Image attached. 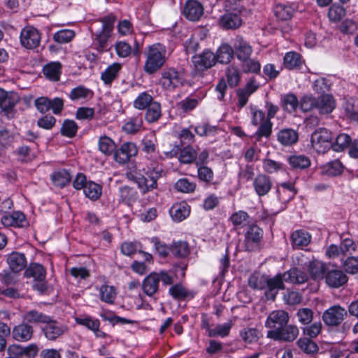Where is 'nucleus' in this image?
Listing matches in <instances>:
<instances>
[{
    "mask_svg": "<svg viewBox=\"0 0 358 358\" xmlns=\"http://www.w3.org/2000/svg\"><path fill=\"white\" fill-rule=\"evenodd\" d=\"M281 192L285 196V199L289 201L294 199L298 190L295 187L294 182H285L280 184Z\"/></svg>",
    "mask_w": 358,
    "mask_h": 358,
    "instance_id": "obj_54",
    "label": "nucleus"
},
{
    "mask_svg": "<svg viewBox=\"0 0 358 358\" xmlns=\"http://www.w3.org/2000/svg\"><path fill=\"white\" fill-rule=\"evenodd\" d=\"M262 168L266 173L273 174L284 170V164L280 162L266 158L262 160Z\"/></svg>",
    "mask_w": 358,
    "mask_h": 358,
    "instance_id": "obj_50",
    "label": "nucleus"
},
{
    "mask_svg": "<svg viewBox=\"0 0 358 358\" xmlns=\"http://www.w3.org/2000/svg\"><path fill=\"white\" fill-rule=\"evenodd\" d=\"M171 252L176 257H185L189 254V250L186 242L178 241L173 245Z\"/></svg>",
    "mask_w": 358,
    "mask_h": 358,
    "instance_id": "obj_61",
    "label": "nucleus"
},
{
    "mask_svg": "<svg viewBox=\"0 0 358 358\" xmlns=\"http://www.w3.org/2000/svg\"><path fill=\"white\" fill-rule=\"evenodd\" d=\"M298 134L292 129H284L278 134V141L283 145H292L296 143Z\"/></svg>",
    "mask_w": 358,
    "mask_h": 358,
    "instance_id": "obj_29",
    "label": "nucleus"
},
{
    "mask_svg": "<svg viewBox=\"0 0 358 358\" xmlns=\"http://www.w3.org/2000/svg\"><path fill=\"white\" fill-rule=\"evenodd\" d=\"M92 94L93 93L90 89L83 85H80L77 87L72 89L69 96L71 100L76 101L79 100L80 99L87 98L90 96H92Z\"/></svg>",
    "mask_w": 358,
    "mask_h": 358,
    "instance_id": "obj_53",
    "label": "nucleus"
},
{
    "mask_svg": "<svg viewBox=\"0 0 358 358\" xmlns=\"http://www.w3.org/2000/svg\"><path fill=\"white\" fill-rule=\"evenodd\" d=\"M240 336L245 343H254L259 340L260 333L255 328H245L240 331Z\"/></svg>",
    "mask_w": 358,
    "mask_h": 358,
    "instance_id": "obj_51",
    "label": "nucleus"
},
{
    "mask_svg": "<svg viewBox=\"0 0 358 358\" xmlns=\"http://www.w3.org/2000/svg\"><path fill=\"white\" fill-rule=\"evenodd\" d=\"M263 236L262 230L257 225H250L245 234L244 246L246 250L252 251L259 248Z\"/></svg>",
    "mask_w": 358,
    "mask_h": 358,
    "instance_id": "obj_11",
    "label": "nucleus"
},
{
    "mask_svg": "<svg viewBox=\"0 0 358 358\" xmlns=\"http://www.w3.org/2000/svg\"><path fill=\"white\" fill-rule=\"evenodd\" d=\"M7 263L13 273H18L25 268L27 260L24 254L13 252L8 256Z\"/></svg>",
    "mask_w": 358,
    "mask_h": 358,
    "instance_id": "obj_18",
    "label": "nucleus"
},
{
    "mask_svg": "<svg viewBox=\"0 0 358 358\" xmlns=\"http://www.w3.org/2000/svg\"><path fill=\"white\" fill-rule=\"evenodd\" d=\"M24 222L25 216L20 211L13 212L10 214H5L1 217V223L5 227H22Z\"/></svg>",
    "mask_w": 358,
    "mask_h": 358,
    "instance_id": "obj_23",
    "label": "nucleus"
},
{
    "mask_svg": "<svg viewBox=\"0 0 358 358\" xmlns=\"http://www.w3.org/2000/svg\"><path fill=\"white\" fill-rule=\"evenodd\" d=\"M253 186L259 196H264L270 191L272 187V182L270 177L265 174H259L255 178Z\"/></svg>",
    "mask_w": 358,
    "mask_h": 358,
    "instance_id": "obj_19",
    "label": "nucleus"
},
{
    "mask_svg": "<svg viewBox=\"0 0 358 358\" xmlns=\"http://www.w3.org/2000/svg\"><path fill=\"white\" fill-rule=\"evenodd\" d=\"M234 50L237 58L241 61L250 57L252 52V48L242 36H238L234 41Z\"/></svg>",
    "mask_w": 358,
    "mask_h": 358,
    "instance_id": "obj_14",
    "label": "nucleus"
},
{
    "mask_svg": "<svg viewBox=\"0 0 358 358\" xmlns=\"http://www.w3.org/2000/svg\"><path fill=\"white\" fill-rule=\"evenodd\" d=\"M232 325L233 324L231 321H228L225 323L217 324L212 329L208 330V336H220L222 338L226 337L229 334Z\"/></svg>",
    "mask_w": 358,
    "mask_h": 358,
    "instance_id": "obj_43",
    "label": "nucleus"
},
{
    "mask_svg": "<svg viewBox=\"0 0 358 358\" xmlns=\"http://www.w3.org/2000/svg\"><path fill=\"white\" fill-rule=\"evenodd\" d=\"M302 62L301 55L294 51L287 52L283 58L284 66L289 70L299 69Z\"/></svg>",
    "mask_w": 358,
    "mask_h": 358,
    "instance_id": "obj_31",
    "label": "nucleus"
},
{
    "mask_svg": "<svg viewBox=\"0 0 358 358\" xmlns=\"http://www.w3.org/2000/svg\"><path fill=\"white\" fill-rule=\"evenodd\" d=\"M120 69V64L113 63L101 73V79L106 85H110L117 77Z\"/></svg>",
    "mask_w": 358,
    "mask_h": 358,
    "instance_id": "obj_33",
    "label": "nucleus"
},
{
    "mask_svg": "<svg viewBox=\"0 0 358 358\" xmlns=\"http://www.w3.org/2000/svg\"><path fill=\"white\" fill-rule=\"evenodd\" d=\"M153 97L147 92L140 93L134 101V107L138 110L146 109L152 102Z\"/></svg>",
    "mask_w": 358,
    "mask_h": 358,
    "instance_id": "obj_45",
    "label": "nucleus"
},
{
    "mask_svg": "<svg viewBox=\"0 0 358 358\" xmlns=\"http://www.w3.org/2000/svg\"><path fill=\"white\" fill-rule=\"evenodd\" d=\"M331 133L325 128L316 129L311 135V145L313 148L318 153L324 154L330 148L334 149L332 142Z\"/></svg>",
    "mask_w": 358,
    "mask_h": 358,
    "instance_id": "obj_4",
    "label": "nucleus"
},
{
    "mask_svg": "<svg viewBox=\"0 0 358 358\" xmlns=\"http://www.w3.org/2000/svg\"><path fill=\"white\" fill-rule=\"evenodd\" d=\"M317 100L310 94L304 95L299 101V107L303 112L310 111L317 108Z\"/></svg>",
    "mask_w": 358,
    "mask_h": 358,
    "instance_id": "obj_56",
    "label": "nucleus"
},
{
    "mask_svg": "<svg viewBox=\"0 0 358 358\" xmlns=\"http://www.w3.org/2000/svg\"><path fill=\"white\" fill-rule=\"evenodd\" d=\"M138 154V148L135 143L126 142L115 149L113 158L115 161L120 164L127 163L130 159Z\"/></svg>",
    "mask_w": 358,
    "mask_h": 358,
    "instance_id": "obj_10",
    "label": "nucleus"
},
{
    "mask_svg": "<svg viewBox=\"0 0 358 358\" xmlns=\"http://www.w3.org/2000/svg\"><path fill=\"white\" fill-rule=\"evenodd\" d=\"M289 321L288 313L282 310L272 311L266 318L265 327L273 329H279L285 326Z\"/></svg>",
    "mask_w": 358,
    "mask_h": 358,
    "instance_id": "obj_12",
    "label": "nucleus"
},
{
    "mask_svg": "<svg viewBox=\"0 0 358 358\" xmlns=\"http://www.w3.org/2000/svg\"><path fill=\"white\" fill-rule=\"evenodd\" d=\"M248 215L246 212L240 210L230 217V220L235 227H243L248 223Z\"/></svg>",
    "mask_w": 358,
    "mask_h": 358,
    "instance_id": "obj_63",
    "label": "nucleus"
},
{
    "mask_svg": "<svg viewBox=\"0 0 358 358\" xmlns=\"http://www.w3.org/2000/svg\"><path fill=\"white\" fill-rule=\"evenodd\" d=\"M78 126L77 123L72 120H65L61 127V134L66 137L72 138L77 134Z\"/></svg>",
    "mask_w": 358,
    "mask_h": 358,
    "instance_id": "obj_52",
    "label": "nucleus"
},
{
    "mask_svg": "<svg viewBox=\"0 0 358 358\" xmlns=\"http://www.w3.org/2000/svg\"><path fill=\"white\" fill-rule=\"evenodd\" d=\"M51 179L55 185L63 187L70 182L71 176L66 170L62 169L52 173Z\"/></svg>",
    "mask_w": 358,
    "mask_h": 358,
    "instance_id": "obj_36",
    "label": "nucleus"
},
{
    "mask_svg": "<svg viewBox=\"0 0 358 358\" xmlns=\"http://www.w3.org/2000/svg\"><path fill=\"white\" fill-rule=\"evenodd\" d=\"M219 24L224 29H236L242 24V20L236 13H227L221 16Z\"/></svg>",
    "mask_w": 358,
    "mask_h": 358,
    "instance_id": "obj_20",
    "label": "nucleus"
},
{
    "mask_svg": "<svg viewBox=\"0 0 358 358\" xmlns=\"http://www.w3.org/2000/svg\"><path fill=\"white\" fill-rule=\"evenodd\" d=\"M18 98L16 94L8 92L0 89V108L3 110H11L17 103Z\"/></svg>",
    "mask_w": 358,
    "mask_h": 358,
    "instance_id": "obj_24",
    "label": "nucleus"
},
{
    "mask_svg": "<svg viewBox=\"0 0 358 358\" xmlns=\"http://www.w3.org/2000/svg\"><path fill=\"white\" fill-rule=\"evenodd\" d=\"M143 126V120L141 116L130 118L123 126L122 130L127 134H135Z\"/></svg>",
    "mask_w": 358,
    "mask_h": 358,
    "instance_id": "obj_48",
    "label": "nucleus"
},
{
    "mask_svg": "<svg viewBox=\"0 0 358 358\" xmlns=\"http://www.w3.org/2000/svg\"><path fill=\"white\" fill-rule=\"evenodd\" d=\"M75 36V32L71 29H62L53 35L55 41L59 43H66L71 41Z\"/></svg>",
    "mask_w": 358,
    "mask_h": 358,
    "instance_id": "obj_58",
    "label": "nucleus"
},
{
    "mask_svg": "<svg viewBox=\"0 0 358 358\" xmlns=\"http://www.w3.org/2000/svg\"><path fill=\"white\" fill-rule=\"evenodd\" d=\"M296 343L299 349L306 354L313 355L317 353L319 350L317 345L310 338H301Z\"/></svg>",
    "mask_w": 358,
    "mask_h": 358,
    "instance_id": "obj_41",
    "label": "nucleus"
},
{
    "mask_svg": "<svg viewBox=\"0 0 358 358\" xmlns=\"http://www.w3.org/2000/svg\"><path fill=\"white\" fill-rule=\"evenodd\" d=\"M242 62V69L245 73H259L261 70L260 63L255 59L248 57Z\"/></svg>",
    "mask_w": 358,
    "mask_h": 358,
    "instance_id": "obj_55",
    "label": "nucleus"
},
{
    "mask_svg": "<svg viewBox=\"0 0 358 358\" xmlns=\"http://www.w3.org/2000/svg\"><path fill=\"white\" fill-rule=\"evenodd\" d=\"M97 289L101 301L110 304L114 302L117 294V289L115 287L105 283Z\"/></svg>",
    "mask_w": 358,
    "mask_h": 358,
    "instance_id": "obj_27",
    "label": "nucleus"
},
{
    "mask_svg": "<svg viewBox=\"0 0 358 358\" xmlns=\"http://www.w3.org/2000/svg\"><path fill=\"white\" fill-rule=\"evenodd\" d=\"M325 269V265L316 259L310 262L308 266V272L313 279L322 278Z\"/></svg>",
    "mask_w": 358,
    "mask_h": 358,
    "instance_id": "obj_39",
    "label": "nucleus"
},
{
    "mask_svg": "<svg viewBox=\"0 0 358 358\" xmlns=\"http://www.w3.org/2000/svg\"><path fill=\"white\" fill-rule=\"evenodd\" d=\"M23 320L28 323H43L50 322V316L40 313L36 310H31L27 312L24 316Z\"/></svg>",
    "mask_w": 358,
    "mask_h": 358,
    "instance_id": "obj_34",
    "label": "nucleus"
},
{
    "mask_svg": "<svg viewBox=\"0 0 358 358\" xmlns=\"http://www.w3.org/2000/svg\"><path fill=\"white\" fill-rule=\"evenodd\" d=\"M159 282L157 272H152L143 280L142 289L145 294L152 296L159 289Z\"/></svg>",
    "mask_w": 358,
    "mask_h": 358,
    "instance_id": "obj_17",
    "label": "nucleus"
},
{
    "mask_svg": "<svg viewBox=\"0 0 358 358\" xmlns=\"http://www.w3.org/2000/svg\"><path fill=\"white\" fill-rule=\"evenodd\" d=\"M291 239L294 247L301 248L310 243L311 236L304 230H296L292 234Z\"/></svg>",
    "mask_w": 358,
    "mask_h": 358,
    "instance_id": "obj_30",
    "label": "nucleus"
},
{
    "mask_svg": "<svg viewBox=\"0 0 358 358\" xmlns=\"http://www.w3.org/2000/svg\"><path fill=\"white\" fill-rule=\"evenodd\" d=\"M24 275L27 278H33L36 281L34 287L40 292L46 290L47 286L45 283L46 271L45 268L36 263L31 264L26 269Z\"/></svg>",
    "mask_w": 358,
    "mask_h": 358,
    "instance_id": "obj_5",
    "label": "nucleus"
},
{
    "mask_svg": "<svg viewBox=\"0 0 358 358\" xmlns=\"http://www.w3.org/2000/svg\"><path fill=\"white\" fill-rule=\"evenodd\" d=\"M343 269L349 273H356L358 272V257H349L344 261L343 264Z\"/></svg>",
    "mask_w": 358,
    "mask_h": 358,
    "instance_id": "obj_64",
    "label": "nucleus"
},
{
    "mask_svg": "<svg viewBox=\"0 0 358 358\" xmlns=\"http://www.w3.org/2000/svg\"><path fill=\"white\" fill-rule=\"evenodd\" d=\"M32 335V327L25 323L15 326L12 331V336L13 338L20 342H24L30 340Z\"/></svg>",
    "mask_w": 358,
    "mask_h": 358,
    "instance_id": "obj_21",
    "label": "nucleus"
},
{
    "mask_svg": "<svg viewBox=\"0 0 358 358\" xmlns=\"http://www.w3.org/2000/svg\"><path fill=\"white\" fill-rule=\"evenodd\" d=\"M115 143L106 136H101L99 140V149L105 155H114L115 151Z\"/></svg>",
    "mask_w": 358,
    "mask_h": 358,
    "instance_id": "obj_46",
    "label": "nucleus"
},
{
    "mask_svg": "<svg viewBox=\"0 0 358 358\" xmlns=\"http://www.w3.org/2000/svg\"><path fill=\"white\" fill-rule=\"evenodd\" d=\"M183 13L189 20L196 21L202 16L203 7L196 0H189L184 7Z\"/></svg>",
    "mask_w": 358,
    "mask_h": 358,
    "instance_id": "obj_15",
    "label": "nucleus"
},
{
    "mask_svg": "<svg viewBox=\"0 0 358 358\" xmlns=\"http://www.w3.org/2000/svg\"><path fill=\"white\" fill-rule=\"evenodd\" d=\"M174 187L180 192L192 193L196 189V183L190 182L187 178H181L175 183Z\"/></svg>",
    "mask_w": 358,
    "mask_h": 358,
    "instance_id": "obj_57",
    "label": "nucleus"
},
{
    "mask_svg": "<svg viewBox=\"0 0 358 358\" xmlns=\"http://www.w3.org/2000/svg\"><path fill=\"white\" fill-rule=\"evenodd\" d=\"M275 15L280 20H288L292 18L294 9L284 4H276L273 8Z\"/></svg>",
    "mask_w": 358,
    "mask_h": 358,
    "instance_id": "obj_49",
    "label": "nucleus"
},
{
    "mask_svg": "<svg viewBox=\"0 0 358 358\" xmlns=\"http://www.w3.org/2000/svg\"><path fill=\"white\" fill-rule=\"evenodd\" d=\"M41 39L39 31L32 26H26L20 32V41L21 45L28 50L38 48Z\"/></svg>",
    "mask_w": 358,
    "mask_h": 358,
    "instance_id": "obj_7",
    "label": "nucleus"
},
{
    "mask_svg": "<svg viewBox=\"0 0 358 358\" xmlns=\"http://www.w3.org/2000/svg\"><path fill=\"white\" fill-rule=\"evenodd\" d=\"M198 153L192 146L184 147L180 152L178 159L182 164H192L196 162Z\"/></svg>",
    "mask_w": 358,
    "mask_h": 358,
    "instance_id": "obj_42",
    "label": "nucleus"
},
{
    "mask_svg": "<svg viewBox=\"0 0 358 358\" xmlns=\"http://www.w3.org/2000/svg\"><path fill=\"white\" fill-rule=\"evenodd\" d=\"M145 173L148 178L141 177L137 181L139 188L143 193L157 188V181L164 174V170L162 165L152 162L147 166Z\"/></svg>",
    "mask_w": 358,
    "mask_h": 358,
    "instance_id": "obj_3",
    "label": "nucleus"
},
{
    "mask_svg": "<svg viewBox=\"0 0 358 358\" xmlns=\"http://www.w3.org/2000/svg\"><path fill=\"white\" fill-rule=\"evenodd\" d=\"M248 284L253 289H263L266 287V278L260 275H252L248 279Z\"/></svg>",
    "mask_w": 358,
    "mask_h": 358,
    "instance_id": "obj_62",
    "label": "nucleus"
},
{
    "mask_svg": "<svg viewBox=\"0 0 358 358\" xmlns=\"http://www.w3.org/2000/svg\"><path fill=\"white\" fill-rule=\"evenodd\" d=\"M85 195L91 200H97L102 194V187L94 182H88L83 189Z\"/></svg>",
    "mask_w": 358,
    "mask_h": 358,
    "instance_id": "obj_38",
    "label": "nucleus"
},
{
    "mask_svg": "<svg viewBox=\"0 0 358 358\" xmlns=\"http://www.w3.org/2000/svg\"><path fill=\"white\" fill-rule=\"evenodd\" d=\"M162 116L161 105L153 101L147 108L145 115V120L149 123L157 122Z\"/></svg>",
    "mask_w": 358,
    "mask_h": 358,
    "instance_id": "obj_37",
    "label": "nucleus"
},
{
    "mask_svg": "<svg viewBox=\"0 0 358 358\" xmlns=\"http://www.w3.org/2000/svg\"><path fill=\"white\" fill-rule=\"evenodd\" d=\"M299 335V329L294 325H285L279 329L268 330L266 336L274 341H293Z\"/></svg>",
    "mask_w": 358,
    "mask_h": 358,
    "instance_id": "obj_8",
    "label": "nucleus"
},
{
    "mask_svg": "<svg viewBox=\"0 0 358 358\" xmlns=\"http://www.w3.org/2000/svg\"><path fill=\"white\" fill-rule=\"evenodd\" d=\"M183 76L181 72L174 68H169L163 71L159 80L162 87L167 90H173L182 85Z\"/></svg>",
    "mask_w": 358,
    "mask_h": 358,
    "instance_id": "obj_6",
    "label": "nucleus"
},
{
    "mask_svg": "<svg viewBox=\"0 0 358 358\" xmlns=\"http://www.w3.org/2000/svg\"><path fill=\"white\" fill-rule=\"evenodd\" d=\"M192 62L197 71L202 72L215 65L216 58L215 54L208 49L204 50L201 53L192 57Z\"/></svg>",
    "mask_w": 358,
    "mask_h": 358,
    "instance_id": "obj_9",
    "label": "nucleus"
},
{
    "mask_svg": "<svg viewBox=\"0 0 358 358\" xmlns=\"http://www.w3.org/2000/svg\"><path fill=\"white\" fill-rule=\"evenodd\" d=\"M197 175L200 180L207 183L210 182L214 178L213 170L206 165L197 166Z\"/></svg>",
    "mask_w": 358,
    "mask_h": 358,
    "instance_id": "obj_60",
    "label": "nucleus"
},
{
    "mask_svg": "<svg viewBox=\"0 0 358 358\" xmlns=\"http://www.w3.org/2000/svg\"><path fill=\"white\" fill-rule=\"evenodd\" d=\"M282 105L285 111L292 113L299 107V101L295 94L289 93L283 96Z\"/></svg>",
    "mask_w": 358,
    "mask_h": 358,
    "instance_id": "obj_40",
    "label": "nucleus"
},
{
    "mask_svg": "<svg viewBox=\"0 0 358 358\" xmlns=\"http://www.w3.org/2000/svg\"><path fill=\"white\" fill-rule=\"evenodd\" d=\"M169 294L176 300H184L194 297L193 292L187 289L181 283H177L170 287Z\"/></svg>",
    "mask_w": 358,
    "mask_h": 358,
    "instance_id": "obj_26",
    "label": "nucleus"
},
{
    "mask_svg": "<svg viewBox=\"0 0 358 358\" xmlns=\"http://www.w3.org/2000/svg\"><path fill=\"white\" fill-rule=\"evenodd\" d=\"M46 325L43 328V331L46 338L50 341H55L68 331V327L56 321H53L50 317V322L45 323Z\"/></svg>",
    "mask_w": 358,
    "mask_h": 358,
    "instance_id": "obj_13",
    "label": "nucleus"
},
{
    "mask_svg": "<svg viewBox=\"0 0 358 358\" xmlns=\"http://www.w3.org/2000/svg\"><path fill=\"white\" fill-rule=\"evenodd\" d=\"M145 62L143 66L144 71L152 75L159 71L166 62V49L161 43L149 45L145 52Z\"/></svg>",
    "mask_w": 358,
    "mask_h": 358,
    "instance_id": "obj_2",
    "label": "nucleus"
},
{
    "mask_svg": "<svg viewBox=\"0 0 358 358\" xmlns=\"http://www.w3.org/2000/svg\"><path fill=\"white\" fill-rule=\"evenodd\" d=\"M74 320L76 324L84 326L92 331L96 328L100 327L101 324L99 320L87 315H82L75 317Z\"/></svg>",
    "mask_w": 358,
    "mask_h": 358,
    "instance_id": "obj_35",
    "label": "nucleus"
},
{
    "mask_svg": "<svg viewBox=\"0 0 358 358\" xmlns=\"http://www.w3.org/2000/svg\"><path fill=\"white\" fill-rule=\"evenodd\" d=\"M190 213L187 203H174L169 210V214L174 222H180L186 219Z\"/></svg>",
    "mask_w": 358,
    "mask_h": 358,
    "instance_id": "obj_16",
    "label": "nucleus"
},
{
    "mask_svg": "<svg viewBox=\"0 0 358 358\" xmlns=\"http://www.w3.org/2000/svg\"><path fill=\"white\" fill-rule=\"evenodd\" d=\"M234 50L228 43H222L217 50L215 55L216 62L228 64L234 57Z\"/></svg>",
    "mask_w": 358,
    "mask_h": 358,
    "instance_id": "obj_25",
    "label": "nucleus"
},
{
    "mask_svg": "<svg viewBox=\"0 0 358 358\" xmlns=\"http://www.w3.org/2000/svg\"><path fill=\"white\" fill-rule=\"evenodd\" d=\"M342 109L350 119L358 122V99L350 97L345 99Z\"/></svg>",
    "mask_w": 358,
    "mask_h": 358,
    "instance_id": "obj_22",
    "label": "nucleus"
},
{
    "mask_svg": "<svg viewBox=\"0 0 358 358\" xmlns=\"http://www.w3.org/2000/svg\"><path fill=\"white\" fill-rule=\"evenodd\" d=\"M226 76L229 85L231 87H236L241 80V73L238 66L231 64L226 69Z\"/></svg>",
    "mask_w": 358,
    "mask_h": 358,
    "instance_id": "obj_47",
    "label": "nucleus"
},
{
    "mask_svg": "<svg viewBox=\"0 0 358 358\" xmlns=\"http://www.w3.org/2000/svg\"><path fill=\"white\" fill-rule=\"evenodd\" d=\"M272 126L273 124L269 120L262 122L255 133L257 140L259 141L262 137L268 138L272 133Z\"/></svg>",
    "mask_w": 358,
    "mask_h": 358,
    "instance_id": "obj_59",
    "label": "nucleus"
},
{
    "mask_svg": "<svg viewBox=\"0 0 358 358\" xmlns=\"http://www.w3.org/2000/svg\"><path fill=\"white\" fill-rule=\"evenodd\" d=\"M321 113L328 114L334 109V99L332 95L324 94L317 99V106Z\"/></svg>",
    "mask_w": 358,
    "mask_h": 358,
    "instance_id": "obj_32",
    "label": "nucleus"
},
{
    "mask_svg": "<svg viewBox=\"0 0 358 358\" xmlns=\"http://www.w3.org/2000/svg\"><path fill=\"white\" fill-rule=\"evenodd\" d=\"M61 64L59 62H51L43 68V73L49 79L57 81L59 79L61 74Z\"/></svg>",
    "mask_w": 358,
    "mask_h": 358,
    "instance_id": "obj_44",
    "label": "nucleus"
},
{
    "mask_svg": "<svg viewBox=\"0 0 358 358\" xmlns=\"http://www.w3.org/2000/svg\"><path fill=\"white\" fill-rule=\"evenodd\" d=\"M287 161L293 169L303 170L308 169L311 164L310 158L303 155H291L288 157Z\"/></svg>",
    "mask_w": 358,
    "mask_h": 358,
    "instance_id": "obj_28",
    "label": "nucleus"
},
{
    "mask_svg": "<svg viewBox=\"0 0 358 358\" xmlns=\"http://www.w3.org/2000/svg\"><path fill=\"white\" fill-rule=\"evenodd\" d=\"M308 276L306 273L296 268H292L289 271L278 273L273 278H266L265 293L268 299L274 300L280 289H284V282L289 283L302 284L306 282Z\"/></svg>",
    "mask_w": 358,
    "mask_h": 358,
    "instance_id": "obj_1",
    "label": "nucleus"
}]
</instances>
